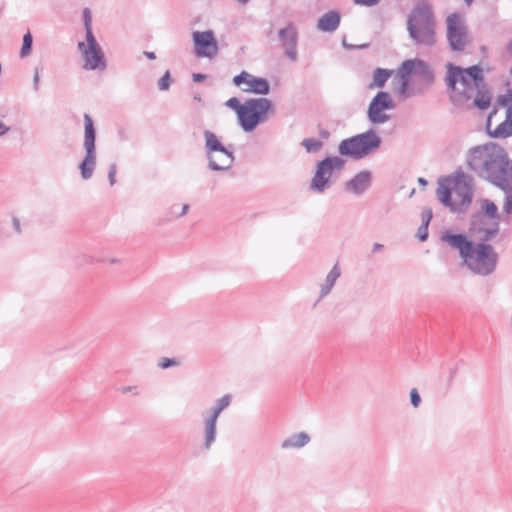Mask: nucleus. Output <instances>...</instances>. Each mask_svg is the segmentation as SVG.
<instances>
[{"label": "nucleus", "instance_id": "2f4dec72", "mask_svg": "<svg viewBox=\"0 0 512 512\" xmlns=\"http://www.w3.org/2000/svg\"><path fill=\"white\" fill-rule=\"evenodd\" d=\"M225 104L227 107L234 110L237 114V117L239 118V116L241 115V112L244 108V103L241 104L238 98L232 97V98L228 99Z\"/></svg>", "mask_w": 512, "mask_h": 512}, {"label": "nucleus", "instance_id": "a211bd4d", "mask_svg": "<svg viewBox=\"0 0 512 512\" xmlns=\"http://www.w3.org/2000/svg\"><path fill=\"white\" fill-rule=\"evenodd\" d=\"M341 22V15L336 10L323 14L317 22V29L322 32L332 33L336 31Z\"/></svg>", "mask_w": 512, "mask_h": 512}, {"label": "nucleus", "instance_id": "bb28decb", "mask_svg": "<svg viewBox=\"0 0 512 512\" xmlns=\"http://www.w3.org/2000/svg\"><path fill=\"white\" fill-rule=\"evenodd\" d=\"M490 135L494 138H507L512 136V125L509 126V122L505 120L500 123Z\"/></svg>", "mask_w": 512, "mask_h": 512}, {"label": "nucleus", "instance_id": "37998d69", "mask_svg": "<svg viewBox=\"0 0 512 512\" xmlns=\"http://www.w3.org/2000/svg\"><path fill=\"white\" fill-rule=\"evenodd\" d=\"M343 46L348 50H354V49H365L369 47L368 43L361 44V45H351L347 44L345 40H343Z\"/></svg>", "mask_w": 512, "mask_h": 512}, {"label": "nucleus", "instance_id": "3c124183", "mask_svg": "<svg viewBox=\"0 0 512 512\" xmlns=\"http://www.w3.org/2000/svg\"><path fill=\"white\" fill-rule=\"evenodd\" d=\"M188 210H189V205L188 204H184L182 206V210H181V213L179 214V217L186 215Z\"/></svg>", "mask_w": 512, "mask_h": 512}, {"label": "nucleus", "instance_id": "2eb2a0df", "mask_svg": "<svg viewBox=\"0 0 512 512\" xmlns=\"http://www.w3.org/2000/svg\"><path fill=\"white\" fill-rule=\"evenodd\" d=\"M194 53L197 57L213 58L218 53V42L212 30L194 31L192 33Z\"/></svg>", "mask_w": 512, "mask_h": 512}, {"label": "nucleus", "instance_id": "dca6fc26", "mask_svg": "<svg viewBox=\"0 0 512 512\" xmlns=\"http://www.w3.org/2000/svg\"><path fill=\"white\" fill-rule=\"evenodd\" d=\"M278 41L284 51V55L292 62L298 57V41L299 33L297 27L293 23H288L284 28L278 31Z\"/></svg>", "mask_w": 512, "mask_h": 512}, {"label": "nucleus", "instance_id": "4468645a", "mask_svg": "<svg viewBox=\"0 0 512 512\" xmlns=\"http://www.w3.org/2000/svg\"><path fill=\"white\" fill-rule=\"evenodd\" d=\"M86 41L87 45L84 42L78 43V49L84 56V68L87 70H104L106 68L104 54L95 36L86 38Z\"/></svg>", "mask_w": 512, "mask_h": 512}, {"label": "nucleus", "instance_id": "6e6d98bb", "mask_svg": "<svg viewBox=\"0 0 512 512\" xmlns=\"http://www.w3.org/2000/svg\"><path fill=\"white\" fill-rule=\"evenodd\" d=\"M508 51L512 55V41L508 45Z\"/></svg>", "mask_w": 512, "mask_h": 512}, {"label": "nucleus", "instance_id": "052dcab7", "mask_svg": "<svg viewBox=\"0 0 512 512\" xmlns=\"http://www.w3.org/2000/svg\"><path fill=\"white\" fill-rule=\"evenodd\" d=\"M194 99L200 101L201 97L200 96H195Z\"/></svg>", "mask_w": 512, "mask_h": 512}, {"label": "nucleus", "instance_id": "6ab92c4d", "mask_svg": "<svg viewBox=\"0 0 512 512\" xmlns=\"http://www.w3.org/2000/svg\"><path fill=\"white\" fill-rule=\"evenodd\" d=\"M310 435L306 432H299L290 435L281 443L282 449H300L310 442Z\"/></svg>", "mask_w": 512, "mask_h": 512}, {"label": "nucleus", "instance_id": "f704fd0d", "mask_svg": "<svg viewBox=\"0 0 512 512\" xmlns=\"http://www.w3.org/2000/svg\"><path fill=\"white\" fill-rule=\"evenodd\" d=\"M497 102L499 105L509 109V107H512V92L508 91L506 94L500 95Z\"/></svg>", "mask_w": 512, "mask_h": 512}, {"label": "nucleus", "instance_id": "7ed1b4c3", "mask_svg": "<svg viewBox=\"0 0 512 512\" xmlns=\"http://www.w3.org/2000/svg\"><path fill=\"white\" fill-rule=\"evenodd\" d=\"M441 240L458 251L463 264L478 276L492 275L497 268L499 256L489 242H474L466 234L445 231Z\"/></svg>", "mask_w": 512, "mask_h": 512}, {"label": "nucleus", "instance_id": "9b49d317", "mask_svg": "<svg viewBox=\"0 0 512 512\" xmlns=\"http://www.w3.org/2000/svg\"><path fill=\"white\" fill-rule=\"evenodd\" d=\"M345 160L339 156H328L319 161L316 171L311 179V189L322 193L330 186V178L334 171H341L344 168Z\"/></svg>", "mask_w": 512, "mask_h": 512}, {"label": "nucleus", "instance_id": "c85d7f7f", "mask_svg": "<svg viewBox=\"0 0 512 512\" xmlns=\"http://www.w3.org/2000/svg\"><path fill=\"white\" fill-rule=\"evenodd\" d=\"M301 145L306 149L308 153H316L321 149L323 143L315 138H305Z\"/></svg>", "mask_w": 512, "mask_h": 512}, {"label": "nucleus", "instance_id": "f257e3e1", "mask_svg": "<svg viewBox=\"0 0 512 512\" xmlns=\"http://www.w3.org/2000/svg\"><path fill=\"white\" fill-rule=\"evenodd\" d=\"M466 163L478 177L504 192L502 211L512 215V160L506 150L494 143L475 146L467 152Z\"/></svg>", "mask_w": 512, "mask_h": 512}, {"label": "nucleus", "instance_id": "cd10ccee", "mask_svg": "<svg viewBox=\"0 0 512 512\" xmlns=\"http://www.w3.org/2000/svg\"><path fill=\"white\" fill-rule=\"evenodd\" d=\"M32 45L33 37L31 32L28 30L27 33L23 36V43L19 53L21 58H25L31 53Z\"/></svg>", "mask_w": 512, "mask_h": 512}, {"label": "nucleus", "instance_id": "a18cd8bd", "mask_svg": "<svg viewBox=\"0 0 512 512\" xmlns=\"http://www.w3.org/2000/svg\"><path fill=\"white\" fill-rule=\"evenodd\" d=\"M12 224H13V227H14L15 231H16L17 233H21V224H20V220H19L18 218L14 217V218L12 219Z\"/></svg>", "mask_w": 512, "mask_h": 512}, {"label": "nucleus", "instance_id": "4be33fe9", "mask_svg": "<svg viewBox=\"0 0 512 512\" xmlns=\"http://www.w3.org/2000/svg\"><path fill=\"white\" fill-rule=\"evenodd\" d=\"M216 423L217 420L207 417L204 427V448L209 450L216 439Z\"/></svg>", "mask_w": 512, "mask_h": 512}, {"label": "nucleus", "instance_id": "0eeeda50", "mask_svg": "<svg viewBox=\"0 0 512 512\" xmlns=\"http://www.w3.org/2000/svg\"><path fill=\"white\" fill-rule=\"evenodd\" d=\"M271 108L272 102L267 98L247 99L238 118L239 125L245 132H252L260 123L267 120L266 114Z\"/></svg>", "mask_w": 512, "mask_h": 512}, {"label": "nucleus", "instance_id": "79ce46f5", "mask_svg": "<svg viewBox=\"0 0 512 512\" xmlns=\"http://www.w3.org/2000/svg\"><path fill=\"white\" fill-rule=\"evenodd\" d=\"M40 75H39V68H35L34 76H33V88L37 92L40 88Z\"/></svg>", "mask_w": 512, "mask_h": 512}, {"label": "nucleus", "instance_id": "a19ab883", "mask_svg": "<svg viewBox=\"0 0 512 512\" xmlns=\"http://www.w3.org/2000/svg\"><path fill=\"white\" fill-rule=\"evenodd\" d=\"M355 4L362 5V6H374L377 5L380 0H353Z\"/></svg>", "mask_w": 512, "mask_h": 512}, {"label": "nucleus", "instance_id": "864d4df0", "mask_svg": "<svg viewBox=\"0 0 512 512\" xmlns=\"http://www.w3.org/2000/svg\"><path fill=\"white\" fill-rule=\"evenodd\" d=\"M496 113H497V108L495 107V108H494V109L489 113V115H488V121H490V119H491L494 115H496Z\"/></svg>", "mask_w": 512, "mask_h": 512}, {"label": "nucleus", "instance_id": "1a4fd4ad", "mask_svg": "<svg viewBox=\"0 0 512 512\" xmlns=\"http://www.w3.org/2000/svg\"><path fill=\"white\" fill-rule=\"evenodd\" d=\"M455 180L451 177H447L438 182L436 190L439 201L446 207H449L451 211L458 212L468 207L471 203V193L466 190L460 192L454 191V199L452 197V186L455 185Z\"/></svg>", "mask_w": 512, "mask_h": 512}, {"label": "nucleus", "instance_id": "c03bdc74", "mask_svg": "<svg viewBox=\"0 0 512 512\" xmlns=\"http://www.w3.org/2000/svg\"><path fill=\"white\" fill-rule=\"evenodd\" d=\"M206 78H207V76L205 74H202V73H194L192 75V79H193L194 82H202Z\"/></svg>", "mask_w": 512, "mask_h": 512}, {"label": "nucleus", "instance_id": "f03ea898", "mask_svg": "<svg viewBox=\"0 0 512 512\" xmlns=\"http://www.w3.org/2000/svg\"><path fill=\"white\" fill-rule=\"evenodd\" d=\"M445 83L449 99L454 106L462 107L473 98V105L486 110L491 104V93L485 84L479 65L463 68L453 63L446 64Z\"/></svg>", "mask_w": 512, "mask_h": 512}, {"label": "nucleus", "instance_id": "9d476101", "mask_svg": "<svg viewBox=\"0 0 512 512\" xmlns=\"http://www.w3.org/2000/svg\"><path fill=\"white\" fill-rule=\"evenodd\" d=\"M446 39L453 52L463 51L469 43L468 28L463 17L454 12L449 14L445 20Z\"/></svg>", "mask_w": 512, "mask_h": 512}, {"label": "nucleus", "instance_id": "f8f14e48", "mask_svg": "<svg viewBox=\"0 0 512 512\" xmlns=\"http://www.w3.org/2000/svg\"><path fill=\"white\" fill-rule=\"evenodd\" d=\"M395 107L396 104L389 92L378 91L368 105L367 119L375 126L385 124L391 119L386 111L393 110Z\"/></svg>", "mask_w": 512, "mask_h": 512}, {"label": "nucleus", "instance_id": "b1692460", "mask_svg": "<svg viewBox=\"0 0 512 512\" xmlns=\"http://www.w3.org/2000/svg\"><path fill=\"white\" fill-rule=\"evenodd\" d=\"M480 211L475 214L483 215L486 218L500 219L497 205L490 199H482L480 201Z\"/></svg>", "mask_w": 512, "mask_h": 512}, {"label": "nucleus", "instance_id": "4c0bfd02", "mask_svg": "<svg viewBox=\"0 0 512 512\" xmlns=\"http://www.w3.org/2000/svg\"><path fill=\"white\" fill-rule=\"evenodd\" d=\"M116 173H117V166L115 163L111 164L109 166L108 171V180L111 186H113L116 182Z\"/></svg>", "mask_w": 512, "mask_h": 512}, {"label": "nucleus", "instance_id": "473e14b6", "mask_svg": "<svg viewBox=\"0 0 512 512\" xmlns=\"http://www.w3.org/2000/svg\"><path fill=\"white\" fill-rule=\"evenodd\" d=\"M171 85L170 71L167 70L158 81V88L161 91H167Z\"/></svg>", "mask_w": 512, "mask_h": 512}, {"label": "nucleus", "instance_id": "603ef678", "mask_svg": "<svg viewBox=\"0 0 512 512\" xmlns=\"http://www.w3.org/2000/svg\"><path fill=\"white\" fill-rule=\"evenodd\" d=\"M136 387H132V386H126V387H122L121 388V391L122 393H128V392H131L133 389H135Z\"/></svg>", "mask_w": 512, "mask_h": 512}, {"label": "nucleus", "instance_id": "423d86ee", "mask_svg": "<svg viewBox=\"0 0 512 512\" xmlns=\"http://www.w3.org/2000/svg\"><path fill=\"white\" fill-rule=\"evenodd\" d=\"M205 138V151L208 160V168L213 171L229 170L235 160L234 154L225 147L220 139L210 130L203 132Z\"/></svg>", "mask_w": 512, "mask_h": 512}, {"label": "nucleus", "instance_id": "6e6552de", "mask_svg": "<svg viewBox=\"0 0 512 512\" xmlns=\"http://www.w3.org/2000/svg\"><path fill=\"white\" fill-rule=\"evenodd\" d=\"M96 129L94 127L91 116L87 113L84 114V142L83 146L86 151L85 157L79 164L81 176L84 180L92 177L96 166Z\"/></svg>", "mask_w": 512, "mask_h": 512}, {"label": "nucleus", "instance_id": "c756f323", "mask_svg": "<svg viewBox=\"0 0 512 512\" xmlns=\"http://www.w3.org/2000/svg\"><path fill=\"white\" fill-rule=\"evenodd\" d=\"M83 21L86 32V38H90V36H94L92 32V17L91 12L88 8L83 10Z\"/></svg>", "mask_w": 512, "mask_h": 512}, {"label": "nucleus", "instance_id": "c9c22d12", "mask_svg": "<svg viewBox=\"0 0 512 512\" xmlns=\"http://www.w3.org/2000/svg\"><path fill=\"white\" fill-rule=\"evenodd\" d=\"M421 218H422L421 225L429 226V223H430L431 218H432V210L430 208L425 207L422 210Z\"/></svg>", "mask_w": 512, "mask_h": 512}, {"label": "nucleus", "instance_id": "393cba45", "mask_svg": "<svg viewBox=\"0 0 512 512\" xmlns=\"http://www.w3.org/2000/svg\"><path fill=\"white\" fill-rule=\"evenodd\" d=\"M230 403L231 395L225 394L216 401L214 406L211 408V413L208 417L217 420L222 411L225 410Z\"/></svg>", "mask_w": 512, "mask_h": 512}, {"label": "nucleus", "instance_id": "a878e982", "mask_svg": "<svg viewBox=\"0 0 512 512\" xmlns=\"http://www.w3.org/2000/svg\"><path fill=\"white\" fill-rule=\"evenodd\" d=\"M391 74H392L391 70L383 69V68H376L373 72V82L370 85V87L376 86L379 88H383L384 85L386 84L387 80L391 76Z\"/></svg>", "mask_w": 512, "mask_h": 512}, {"label": "nucleus", "instance_id": "680f3d73", "mask_svg": "<svg viewBox=\"0 0 512 512\" xmlns=\"http://www.w3.org/2000/svg\"><path fill=\"white\" fill-rule=\"evenodd\" d=\"M217 160L221 161V154H217Z\"/></svg>", "mask_w": 512, "mask_h": 512}, {"label": "nucleus", "instance_id": "bf43d9fd", "mask_svg": "<svg viewBox=\"0 0 512 512\" xmlns=\"http://www.w3.org/2000/svg\"><path fill=\"white\" fill-rule=\"evenodd\" d=\"M241 4H246L249 0H237Z\"/></svg>", "mask_w": 512, "mask_h": 512}, {"label": "nucleus", "instance_id": "ddd939ff", "mask_svg": "<svg viewBox=\"0 0 512 512\" xmlns=\"http://www.w3.org/2000/svg\"><path fill=\"white\" fill-rule=\"evenodd\" d=\"M500 220L474 213L471 217L469 232L477 241L490 242L500 231Z\"/></svg>", "mask_w": 512, "mask_h": 512}, {"label": "nucleus", "instance_id": "5701e85b", "mask_svg": "<svg viewBox=\"0 0 512 512\" xmlns=\"http://www.w3.org/2000/svg\"><path fill=\"white\" fill-rule=\"evenodd\" d=\"M415 66L420 68L422 72H425L428 69V66L426 63L422 60H406L402 63L400 71H401V78L402 79H408V76L413 74L415 71Z\"/></svg>", "mask_w": 512, "mask_h": 512}, {"label": "nucleus", "instance_id": "5fc2aeb1", "mask_svg": "<svg viewBox=\"0 0 512 512\" xmlns=\"http://www.w3.org/2000/svg\"><path fill=\"white\" fill-rule=\"evenodd\" d=\"M418 183L422 186H425V185H427V180L420 177V178H418Z\"/></svg>", "mask_w": 512, "mask_h": 512}, {"label": "nucleus", "instance_id": "20e7f679", "mask_svg": "<svg viewBox=\"0 0 512 512\" xmlns=\"http://www.w3.org/2000/svg\"><path fill=\"white\" fill-rule=\"evenodd\" d=\"M436 17L429 0H419L406 20L409 39L416 46L433 47L437 43Z\"/></svg>", "mask_w": 512, "mask_h": 512}, {"label": "nucleus", "instance_id": "aec40b11", "mask_svg": "<svg viewBox=\"0 0 512 512\" xmlns=\"http://www.w3.org/2000/svg\"><path fill=\"white\" fill-rule=\"evenodd\" d=\"M340 275V268L338 264H335L330 270V272L327 274L324 283L321 285L318 301L326 297L331 292L333 286L335 285Z\"/></svg>", "mask_w": 512, "mask_h": 512}, {"label": "nucleus", "instance_id": "de8ad7c7", "mask_svg": "<svg viewBox=\"0 0 512 512\" xmlns=\"http://www.w3.org/2000/svg\"><path fill=\"white\" fill-rule=\"evenodd\" d=\"M509 122V126H512V107L506 110V119Z\"/></svg>", "mask_w": 512, "mask_h": 512}, {"label": "nucleus", "instance_id": "8fccbe9b", "mask_svg": "<svg viewBox=\"0 0 512 512\" xmlns=\"http://www.w3.org/2000/svg\"><path fill=\"white\" fill-rule=\"evenodd\" d=\"M383 247L384 246L382 244H380V243H374L372 251L373 252H378V251L382 250Z\"/></svg>", "mask_w": 512, "mask_h": 512}, {"label": "nucleus", "instance_id": "e433bc0d", "mask_svg": "<svg viewBox=\"0 0 512 512\" xmlns=\"http://www.w3.org/2000/svg\"><path fill=\"white\" fill-rule=\"evenodd\" d=\"M410 401L413 407L417 408L421 403V397L416 388L410 391Z\"/></svg>", "mask_w": 512, "mask_h": 512}, {"label": "nucleus", "instance_id": "f3484780", "mask_svg": "<svg viewBox=\"0 0 512 512\" xmlns=\"http://www.w3.org/2000/svg\"><path fill=\"white\" fill-rule=\"evenodd\" d=\"M371 184L372 173L369 170H362L345 183V190L355 195H362L370 188Z\"/></svg>", "mask_w": 512, "mask_h": 512}, {"label": "nucleus", "instance_id": "58836bf2", "mask_svg": "<svg viewBox=\"0 0 512 512\" xmlns=\"http://www.w3.org/2000/svg\"><path fill=\"white\" fill-rule=\"evenodd\" d=\"M417 237L420 241H425L428 238V226L420 225L417 231Z\"/></svg>", "mask_w": 512, "mask_h": 512}, {"label": "nucleus", "instance_id": "4d7b16f0", "mask_svg": "<svg viewBox=\"0 0 512 512\" xmlns=\"http://www.w3.org/2000/svg\"><path fill=\"white\" fill-rule=\"evenodd\" d=\"M467 6H471L473 3V0H464Z\"/></svg>", "mask_w": 512, "mask_h": 512}, {"label": "nucleus", "instance_id": "ea45409f", "mask_svg": "<svg viewBox=\"0 0 512 512\" xmlns=\"http://www.w3.org/2000/svg\"><path fill=\"white\" fill-rule=\"evenodd\" d=\"M408 87H409V79H402L401 78V84H400V88H399V93L401 95L406 96V97L409 96V94L407 93Z\"/></svg>", "mask_w": 512, "mask_h": 512}, {"label": "nucleus", "instance_id": "39448f33", "mask_svg": "<svg viewBox=\"0 0 512 512\" xmlns=\"http://www.w3.org/2000/svg\"><path fill=\"white\" fill-rule=\"evenodd\" d=\"M380 145V136L371 128L364 133L342 140L338 146V152L342 156L360 160L377 150Z\"/></svg>", "mask_w": 512, "mask_h": 512}, {"label": "nucleus", "instance_id": "09e8293b", "mask_svg": "<svg viewBox=\"0 0 512 512\" xmlns=\"http://www.w3.org/2000/svg\"><path fill=\"white\" fill-rule=\"evenodd\" d=\"M144 55H145L149 60H154V59H156V54H155L154 52L145 51V52H144Z\"/></svg>", "mask_w": 512, "mask_h": 512}, {"label": "nucleus", "instance_id": "7c9ffc66", "mask_svg": "<svg viewBox=\"0 0 512 512\" xmlns=\"http://www.w3.org/2000/svg\"><path fill=\"white\" fill-rule=\"evenodd\" d=\"M253 75L246 71H242L240 74L236 75L233 78V84L235 86H241L242 84H247L249 86V81L252 79Z\"/></svg>", "mask_w": 512, "mask_h": 512}, {"label": "nucleus", "instance_id": "49530a36", "mask_svg": "<svg viewBox=\"0 0 512 512\" xmlns=\"http://www.w3.org/2000/svg\"><path fill=\"white\" fill-rule=\"evenodd\" d=\"M9 130L10 128L0 120V137L5 135Z\"/></svg>", "mask_w": 512, "mask_h": 512}, {"label": "nucleus", "instance_id": "13d9d810", "mask_svg": "<svg viewBox=\"0 0 512 512\" xmlns=\"http://www.w3.org/2000/svg\"><path fill=\"white\" fill-rule=\"evenodd\" d=\"M111 264H115V263H118V260L117 259H110L109 261Z\"/></svg>", "mask_w": 512, "mask_h": 512}, {"label": "nucleus", "instance_id": "72a5a7b5", "mask_svg": "<svg viewBox=\"0 0 512 512\" xmlns=\"http://www.w3.org/2000/svg\"><path fill=\"white\" fill-rule=\"evenodd\" d=\"M177 365H179V361L175 358L162 357L158 361V367H160L161 369H167Z\"/></svg>", "mask_w": 512, "mask_h": 512}, {"label": "nucleus", "instance_id": "412c9836", "mask_svg": "<svg viewBox=\"0 0 512 512\" xmlns=\"http://www.w3.org/2000/svg\"><path fill=\"white\" fill-rule=\"evenodd\" d=\"M242 90L246 93L267 95L270 92V84L266 78L253 76L249 81V87Z\"/></svg>", "mask_w": 512, "mask_h": 512}]
</instances>
